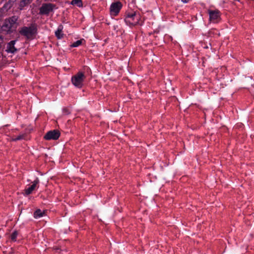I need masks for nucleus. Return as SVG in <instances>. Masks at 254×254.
<instances>
[{"mask_svg": "<svg viewBox=\"0 0 254 254\" xmlns=\"http://www.w3.org/2000/svg\"><path fill=\"white\" fill-rule=\"evenodd\" d=\"M18 17L17 16H12L6 19L2 23L1 29L5 33H10L15 31L18 26Z\"/></svg>", "mask_w": 254, "mask_h": 254, "instance_id": "obj_1", "label": "nucleus"}, {"mask_svg": "<svg viewBox=\"0 0 254 254\" xmlns=\"http://www.w3.org/2000/svg\"><path fill=\"white\" fill-rule=\"evenodd\" d=\"M37 24L34 22L29 27L23 26L19 30V33L27 39H33L37 34Z\"/></svg>", "mask_w": 254, "mask_h": 254, "instance_id": "obj_2", "label": "nucleus"}, {"mask_svg": "<svg viewBox=\"0 0 254 254\" xmlns=\"http://www.w3.org/2000/svg\"><path fill=\"white\" fill-rule=\"evenodd\" d=\"M140 16L139 14L134 12L127 13L124 19V21L127 25L130 27H133L140 24Z\"/></svg>", "mask_w": 254, "mask_h": 254, "instance_id": "obj_3", "label": "nucleus"}, {"mask_svg": "<svg viewBox=\"0 0 254 254\" xmlns=\"http://www.w3.org/2000/svg\"><path fill=\"white\" fill-rule=\"evenodd\" d=\"M86 76L83 72L79 71L71 77L72 83L76 87L81 88Z\"/></svg>", "mask_w": 254, "mask_h": 254, "instance_id": "obj_4", "label": "nucleus"}, {"mask_svg": "<svg viewBox=\"0 0 254 254\" xmlns=\"http://www.w3.org/2000/svg\"><path fill=\"white\" fill-rule=\"evenodd\" d=\"M56 8V5L52 3H44L39 9V14L41 15H48L50 12L53 11Z\"/></svg>", "mask_w": 254, "mask_h": 254, "instance_id": "obj_5", "label": "nucleus"}, {"mask_svg": "<svg viewBox=\"0 0 254 254\" xmlns=\"http://www.w3.org/2000/svg\"><path fill=\"white\" fill-rule=\"evenodd\" d=\"M60 136V132L57 129H54L48 131L44 136L47 140H57Z\"/></svg>", "mask_w": 254, "mask_h": 254, "instance_id": "obj_6", "label": "nucleus"}, {"mask_svg": "<svg viewBox=\"0 0 254 254\" xmlns=\"http://www.w3.org/2000/svg\"><path fill=\"white\" fill-rule=\"evenodd\" d=\"M208 13L209 16V20L214 22L217 23L220 19V12L219 10H208Z\"/></svg>", "mask_w": 254, "mask_h": 254, "instance_id": "obj_7", "label": "nucleus"}, {"mask_svg": "<svg viewBox=\"0 0 254 254\" xmlns=\"http://www.w3.org/2000/svg\"><path fill=\"white\" fill-rule=\"evenodd\" d=\"M122 7V4L120 1L112 3L110 8L111 14L114 16H117L119 13Z\"/></svg>", "mask_w": 254, "mask_h": 254, "instance_id": "obj_8", "label": "nucleus"}, {"mask_svg": "<svg viewBox=\"0 0 254 254\" xmlns=\"http://www.w3.org/2000/svg\"><path fill=\"white\" fill-rule=\"evenodd\" d=\"M39 183V180L37 178L33 182V184L29 186L27 188H25L24 190V195H28L32 193V191L35 190L36 188H38V184Z\"/></svg>", "mask_w": 254, "mask_h": 254, "instance_id": "obj_9", "label": "nucleus"}, {"mask_svg": "<svg viewBox=\"0 0 254 254\" xmlns=\"http://www.w3.org/2000/svg\"><path fill=\"white\" fill-rule=\"evenodd\" d=\"M16 40H12L8 42L6 46L5 51L8 53L14 54L17 51V49L15 47V44Z\"/></svg>", "mask_w": 254, "mask_h": 254, "instance_id": "obj_10", "label": "nucleus"}, {"mask_svg": "<svg viewBox=\"0 0 254 254\" xmlns=\"http://www.w3.org/2000/svg\"><path fill=\"white\" fill-rule=\"evenodd\" d=\"M33 0H20L19 7L20 9H23V8L29 4Z\"/></svg>", "mask_w": 254, "mask_h": 254, "instance_id": "obj_11", "label": "nucleus"}, {"mask_svg": "<svg viewBox=\"0 0 254 254\" xmlns=\"http://www.w3.org/2000/svg\"><path fill=\"white\" fill-rule=\"evenodd\" d=\"M63 26L60 25L58 27L57 30L55 32V35L59 39H61L63 37V34H62Z\"/></svg>", "mask_w": 254, "mask_h": 254, "instance_id": "obj_12", "label": "nucleus"}, {"mask_svg": "<svg viewBox=\"0 0 254 254\" xmlns=\"http://www.w3.org/2000/svg\"><path fill=\"white\" fill-rule=\"evenodd\" d=\"M45 214V211H42L40 209L36 210L34 213V217L35 218H39L43 217Z\"/></svg>", "mask_w": 254, "mask_h": 254, "instance_id": "obj_13", "label": "nucleus"}, {"mask_svg": "<svg viewBox=\"0 0 254 254\" xmlns=\"http://www.w3.org/2000/svg\"><path fill=\"white\" fill-rule=\"evenodd\" d=\"M70 4L73 5H76L78 7L82 6V0H72L71 1Z\"/></svg>", "mask_w": 254, "mask_h": 254, "instance_id": "obj_14", "label": "nucleus"}, {"mask_svg": "<svg viewBox=\"0 0 254 254\" xmlns=\"http://www.w3.org/2000/svg\"><path fill=\"white\" fill-rule=\"evenodd\" d=\"M18 235V232L17 231H14L12 234L10 235V238L12 242H15L16 241V238Z\"/></svg>", "mask_w": 254, "mask_h": 254, "instance_id": "obj_15", "label": "nucleus"}, {"mask_svg": "<svg viewBox=\"0 0 254 254\" xmlns=\"http://www.w3.org/2000/svg\"><path fill=\"white\" fill-rule=\"evenodd\" d=\"M12 6V5L9 3V2H8V1H6L4 4L3 5V6H2V9L4 10H6V11H7L8 9H9Z\"/></svg>", "mask_w": 254, "mask_h": 254, "instance_id": "obj_16", "label": "nucleus"}, {"mask_svg": "<svg viewBox=\"0 0 254 254\" xmlns=\"http://www.w3.org/2000/svg\"><path fill=\"white\" fill-rule=\"evenodd\" d=\"M82 40H77V41L73 42L71 44V47H77L79 46L80 45H81V44L82 43Z\"/></svg>", "mask_w": 254, "mask_h": 254, "instance_id": "obj_17", "label": "nucleus"}, {"mask_svg": "<svg viewBox=\"0 0 254 254\" xmlns=\"http://www.w3.org/2000/svg\"><path fill=\"white\" fill-rule=\"evenodd\" d=\"M24 137H25V134H21V135H18L17 136L15 137L13 139V140L15 141L20 140L22 139H24Z\"/></svg>", "mask_w": 254, "mask_h": 254, "instance_id": "obj_18", "label": "nucleus"}, {"mask_svg": "<svg viewBox=\"0 0 254 254\" xmlns=\"http://www.w3.org/2000/svg\"><path fill=\"white\" fill-rule=\"evenodd\" d=\"M16 1V0H8L7 1H8V2L10 3L12 5H13Z\"/></svg>", "mask_w": 254, "mask_h": 254, "instance_id": "obj_19", "label": "nucleus"}, {"mask_svg": "<svg viewBox=\"0 0 254 254\" xmlns=\"http://www.w3.org/2000/svg\"><path fill=\"white\" fill-rule=\"evenodd\" d=\"M63 112L65 114H68L69 113V112L68 111V110L66 109V108H64L63 109Z\"/></svg>", "mask_w": 254, "mask_h": 254, "instance_id": "obj_20", "label": "nucleus"}, {"mask_svg": "<svg viewBox=\"0 0 254 254\" xmlns=\"http://www.w3.org/2000/svg\"><path fill=\"white\" fill-rule=\"evenodd\" d=\"M2 41H3V39L0 36V47H1V44L2 43Z\"/></svg>", "mask_w": 254, "mask_h": 254, "instance_id": "obj_21", "label": "nucleus"}, {"mask_svg": "<svg viewBox=\"0 0 254 254\" xmlns=\"http://www.w3.org/2000/svg\"><path fill=\"white\" fill-rule=\"evenodd\" d=\"M190 0H181V1L184 3H187Z\"/></svg>", "mask_w": 254, "mask_h": 254, "instance_id": "obj_22", "label": "nucleus"}]
</instances>
